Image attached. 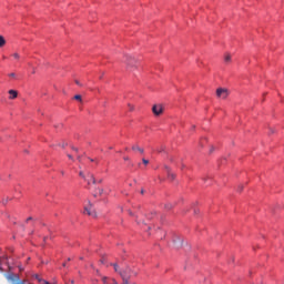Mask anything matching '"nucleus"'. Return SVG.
Here are the masks:
<instances>
[{
	"label": "nucleus",
	"mask_w": 284,
	"mask_h": 284,
	"mask_svg": "<svg viewBox=\"0 0 284 284\" xmlns=\"http://www.w3.org/2000/svg\"><path fill=\"white\" fill-rule=\"evenodd\" d=\"M4 278L10 284H26V282L21 281V277L19 276V274L13 272L4 273Z\"/></svg>",
	"instance_id": "obj_1"
},
{
	"label": "nucleus",
	"mask_w": 284,
	"mask_h": 284,
	"mask_svg": "<svg viewBox=\"0 0 284 284\" xmlns=\"http://www.w3.org/2000/svg\"><path fill=\"white\" fill-rule=\"evenodd\" d=\"M164 110H165V108L161 103L154 104L152 106V112H153L154 116H161V114H163Z\"/></svg>",
	"instance_id": "obj_2"
},
{
	"label": "nucleus",
	"mask_w": 284,
	"mask_h": 284,
	"mask_svg": "<svg viewBox=\"0 0 284 284\" xmlns=\"http://www.w3.org/2000/svg\"><path fill=\"white\" fill-rule=\"evenodd\" d=\"M229 94H230V91L227 90V88L216 89V97H219L220 99H227Z\"/></svg>",
	"instance_id": "obj_3"
},
{
	"label": "nucleus",
	"mask_w": 284,
	"mask_h": 284,
	"mask_svg": "<svg viewBox=\"0 0 284 284\" xmlns=\"http://www.w3.org/2000/svg\"><path fill=\"white\" fill-rule=\"evenodd\" d=\"M124 63H126V68H134L136 65V60L132 55H125Z\"/></svg>",
	"instance_id": "obj_4"
},
{
	"label": "nucleus",
	"mask_w": 284,
	"mask_h": 284,
	"mask_svg": "<svg viewBox=\"0 0 284 284\" xmlns=\"http://www.w3.org/2000/svg\"><path fill=\"white\" fill-rule=\"evenodd\" d=\"M84 213L88 214V216H92L93 219H97V211H94V207L92 204L84 207Z\"/></svg>",
	"instance_id": "obj_5"
},
{
	"label": "nucleus",
	"mask_w": 284,
	"mask_h": 284,
	"mask_svg": "<svg viewBox=\"0 0 284 284\" xmlns=\"http://www.w3.org/2000/svg\"><path fill=\"white\" fill-rule=\"evenodd\" d=\"M191 210L193 211V215H200L201 211L197 206V202H194L192 205H191Z\"/></svg>",
	"instance_id": "obj_6"
},
{
	"label": "nucleus",
	"mask_w": 284,
	"mask_h": 284,
	"mask_svg": "<svg viewBox=\"0 0 284 284\" xmlns=\"http://www.w3.org/2000/svg\"><path fill=\"white\" fill-rule=\"evenodd\" d=\"M121 272H124L125 274H129L130 277L131 276H136V272L132 271V268H130V266H126V268L122 270Z\"/></svg>",
	"instance_id": "obj_7"
},
{
	"label": "nucleus",
	"mask_w": 284,
	"mask_h": 284,
	"mask_svg": "<svg viewBox=\"0 0 284 284\" xmlns=\"http://www.w3.org/2000/svg\"><path fill=\"white\" fill-rule=\"evenodd\" d=\"M166 172H168L169 181H174V179H176V175L172 173V170H170V168H166Z\"/></svg>",
	"instance_id": "obj_8"
},
{
	"label": "nucleus",
	"mask_w": 284,
	"mask_h": 284,
	"mask_svg": "<svg viewBox=\"0 0 284 284\" xmlns=\"http://www.w3.org/2000/svg\"><path fill=\"white\" fill-rule=\"evenodd\" d=\"M9 99H17V97H19V93L17 92V90H9Z\"/></svg>",
	"instance_id": "obj_9"
},
{
	"label": "nucleus",
	"mask_w": 284,
	"mask_h": 284,
	"mask_svg": "<svg viewBox=\"0 0 284 284\" xmlns=\"http://www.w3.org/2000/svg\"><path fill=\"white\" fill-rule=\"evenodd\" d=\"M132 150L134 152H140V154H143L145 152V150H143V148H140L139 145H133Z\"/></svg>",
	"instance_id": "obj_10"
},
{
	"label": "nucleus",
	"mask_w": 284,
	"mask_h": 284,
	"mask_svg": "<svg viewBox=\"0 0 284 284\" xmlns=\"http://www.w3.org/2000/svg\"><path fill=\"white\" fill-rule=\"evenodd\" d=\"M89 178H90V179L87 180L89 184H90V183H93V184L97 183V179H94V175H92V174L89 173Z\"/></svg>",
	"instance_id": "obj_11"
},
{
	"label": "nucleus",
	"mask_w": 284,
	"mask_h": 284,
	"mask_svg": "<svg viewBox=\"0 0 284 284\" xmlns=\"http://www.w3.org/2000/svg\"><path fill=\"white\" fill-rule=\"evenodd\" d=\"M114 268V272H116L118 274H120V272H122L121 268H119V264L114 263V264H111Z\"/></svg>",
	"instance_id": "obj_12"
},
{
	"label": "nucleus",
	"mask_w": 284,
	"mask_h": 284,
	"mask_svg": "<svg viewBox=\"0 0 284 284\" xmlns=\"http://www.w3.org/2000/svg\"><path fill=\"white\" fill-rule=\"evenodd\" d=\"M32 277L36 278V281H38V283H41V281H45V280L41 278V276H39V274H33Z\"/></svg>",
	"instance_id": "obj_13"
},
{
	"label": "nucleus",
	"mask_w": 284,
	"mask_h": 284,
	"mask_svg": "<svg viewBox=\"0 0 284 284\" xmlns=\"http://www.w3.org/2000/svg\"><path fill=\"white\" fill-rule=\"evenodd\" d=\"M6 45V38L3 36H0V48H3Z\"/></svg>",
	"instance_id": "obj_14"
},
{
	"label": "nucleus",
	"mask_w": 284,
	"mask_h": 284,
	"mask_svg": "<svg viewBox=\"0 0 284 284\" xmlns=\"http://www.w3.org/2000/svg\"><path fill=\"white\" fill-rule=\"evenodd\" d=\"M206 141H207V139H206L205 136L202 138V139L200 140V145H201V146L205 145Z\"/></svg>",
	"instance_id": "obj_15"
},
{
	"label": "nucleus",
	"mask_w": 284,
	"mask_h": 284,
	"mask_svg": "<svg viewBox=\"0 0 284 284\" xmlns=\"http://www.w3.org/2000/svg\"><path fill=\"white\" fill-rule=\"evenodd\" d=\"M102 283H103V284H111V283H110V278H108V277H105V276L102 277Z\"/></svg>",
	"instance_id": "obj_16"
},
{
	"label": "nucleus",
	"mask_w": 284,
	"mask_h": 284,
	"mask_svg": "<svg viewBox=\"0 0 284 284\" xmlns=\"http://www.w3.org/2000/svg\"><path fill=\"white\" fill-rule=\"evenodd\" d=\"M224 60H225L226 62L232 61V55H231V54H225Z\"/></svg>",
	"instance_id": "obj_17"
},
{
	"label": "nucleus",
	"mask_w": 284,
	"mask_h": 284,
	"mask_svg": "<svg viewBox=\"0 0 284 284\" xmlns=\"http://www.w3.org/2000/svg\"><path fill=\"white\" fill-rule=\"evenodd\" d=\"M142 163H143V165H149L150 164V160L143 158L142 159Z\"/></svg>",
	"instance_id": "obj_18"
},
{
	"label": "nucleus",
	"mask_w": 284,
	"mask_h": 284,
	"mask_svg": "<svg viewBox=\"0 0 284 284\" xmlns=\"http://www.w3.org/2000/svg\"><path fill=\"white\" fill-rule=\"evenodd\" d=\"M74 99H75V101H82V99H81V95H80V94L74 95Z\"/></svg>",
	"instance_id": "obj_19"
},
{
	"label": "nucleus",
	"mask_w": 284,
	"mask_h": 284,
	"mask_svg": "<svg viewBox=\"0 0 284 284\" xmlns=\"http://www.w3.org/2000/svg\"><path fill=\"white\" fill-rule=\"evenodd\" d=\"M75 85H79L80 88H83V84H82V83H80V81H79V80H75Z\"/></svg>",
	"instance_id": "obj_20"
},
{
	"label": "nucleus",
	"mask_w": 284,
	"mask_h": 284,
	"mask_svg": "<svg viewBox=\"0 0 284 284\" xmlns=\"http://www.w3.org/2000/svg\"><path fill=\"white\" fill-rule=\"evenodd\" d=\"M79 175H80L82 179H85V174H83V171H80Z\"/></svg>",
	"instance_id": "obj_21"
},
{
	"label": "nucleus",
	"mask_w": 284,
	"mask_h": 284,
	"mask_svg": "<svg viewBox=\"0 0 284 284\" xmlns=\"http://www.w3.org/2000/svg\"><path fill=\"white\" fill-rule=\"evenodd\" d=\"M9 77H10L11 79H14V77H17V74H16V73H9Z\"/></svg>",
	"instance_id": "obj_22"
},
{
	"label": "nucleus",
	"mask_w": 284,
	"mask_h": 284,
	"mask_svg": "<svg viewBox=\"0 0 284 284\" xmlns=\"http://www.w3.org/2000/svg\"><path fill=\"white\" fill-rule=\"evenodd\" d=\"M67 156H68V159H70L71 161H74V158L72 156V154H68Z\"/></svg>",
	"instance_id": "obj_23"
},
{
	"label": "nucleus",
	"mask_w": 284,
	"mask_h": 284,
	"mask_svg": "<svg viewBox=\"0 0 284 284\" xmlns=\"http://www.w3.org/2000/svg\"><path fill=\"white\" fill-rule=\"evenodd\" d=\"M71 149L73 150V152H79V149L75 146H72Z\"/></svg>",
	"instance_id": "obj_24"
},
{
	"label": "nucleus",
	"mask_w": 284,
	"mask_h": 284,
	"mask_svg": "<svg viewBox=\"0 0 284 284\" xmlns=\"http://www.w3.org/2000/svg\"><path fill=\"white\" fill-rule=\"evenodd\" d=\"M13 57H14L16 59H19V53H13Z\"/></svg>",
	"instance_id": "obj_25"
},
{
	"label": "nucleus",
	"mask_w": 284,
	"mask_h": 284,
	"mask_svg": "<svg viewBox=\"0 0 284 284\" xmlns=\"http://www.w3.org/2000/svg\"><path fill=\"white\" fill-rule=\"evenodd\" d=\"M123 160L124 161H130V156H124Z\"/></svg>",
	"instance_id": "obj_26"
},
{
	"label": "nucleus",
	"mask_w": 284,
	"mask_h": 284,
	"mask_svg": "<svg viewBox=\"0 0 284 284\" xmlns=\"http://www.w3.org/2000/svg\"><path fill=\"white\" fill-rule=\"evenodd\" d=\"M99 194L103 193V189H98Z\"/></svg>",
	"instance_id": "obj_27"
},
{
	"label": "nucleus",
	"mask_w": 284,
	"mask_h": 284,
	"mask_svg": "<svg viewBox=\"0 0 284 284\" xmlns=\"http://www.w3.org/2000/svg\"><path fill=\"white\" fill-rule=\"evenodd\" d=\"M130 216H134V213L132 211H129Z\"/></svg>",
	"instance_id": "obj_28"
},
{
	"label": "nucleus",
	"mask_w": 284,
	"mask_h": 284,
	"mask_svg": "<svg viewBox=\"0 0 284 284\" xmlns=\"http://www.w3.org/2000/svg\"><path fill=\"white\" fill-rule=\"evenodd\" d=\"M129 108H130V110H134V106H132V105H130V104H129Z\"/></svg>",
	"instance_id": "obj_29"
},
{
	"label": "nucleus",
	"mask_w": 284,
	"mask_h": 284,
	"mask_svg": "<svg viewBox=\"0 0 284 284\" xmlns=\"http://www.w3.org/2000/svg\"><path fill=\"white\" fill-rule=\"evenodd\" d=\"M28 221H32V216L28 217V219H27V222H28Z\"/></svg>",
	"instance_id": "obj_30"
},
{
	"label": "nucleus",
	"mask_w": 284,
	"mask_h": 284,
	"mask_svg": "<svg viewBox=\"0 0 284 284\" xmlns=\"http://www.w3.org/2000/svg\"><path fill=\"white\" fill-rule=\"evenodd\" d=\"M213 150H214V146L212 145L211 149H210V152H213Z\"/></svg>",
	"instance_id": "obj_31"
},
{
	"label": "nucleus",
	"mask_w": 284,
	"mask_h": 284,
	"mask_svg": "<svg viewBox=\"0 0 284 284\" xmlns=\"http://www.w3.org/2000/svg\"><path fill=\"white\" fill-rule=\"evenodd\" d=\"M78 161H81V155H78Z\"/></svg>",
	"instance_id": "obj_32"
},
{
	"label": "nucleus",
	"mask_w": 284,
	"mask_h": 284,
	"mask_svg": "<svg viewBox=\"0 0 284 284\" xmlns=\"http://www.w3.org/2000/svg\"><path fill=\"white\" fill-rule=\"evenodd\" d=\"M98 183H103V180H99Z\"/></svg>",
	"instance_id": "obj_33"
},
{
	"label": "nucleus",
	"mask_w": 284,
	"mask_h": 284,
	"mask_svg": "<svg viewBox=\"0 0 284 284\" xmlns=\"http://www.w3.org/2000/svg\"><path fill=\"white\" fill-rule=\"evenodd\" d=\"M0 272H3V267H1V265H0Z\"/></svg>",
	"instance_id": "obj_34"
},
{
	"label": "nucleus",
	"mask_w": 284,
	"mask_h": 284,
	"mask_svg": "<svg viewBox=\"0 0 284 284\" xmlns=\"http://www.w3.org/2000/svg\"><path fill=\"white\" fill-rule=\"evenodd\" d=\"M101 263H102V264L105 263V260H101Z\"/></svg>",
	"instance_id": "obj_35"
},
{
	"label": "nucleus",
	"mask_w": 284,
	"mask_h": 284,
	"mask_svg": "<svg viewBox=\"0 0 284 284\" xmlns=\"http://www.w3.org/2000/svg\"><path fill=\"white\" fill-rule=\"evenodd\" d=\"M244 186H239V190H243Z\"/></svg>",
	"instance_id": "obj_36"
},
{
	"label": "nucleus",
	"mask_w": 284,
	"mask_h": 284,
	"mask_svg": "<svg viewBox=\"0 0 284 284\" xmlns=\"http://www.w3.org/2000/svg\"><path fill=\"white\" fill-rule=\"evenodd\" d=\"M65 145H68V144H62V148H65Z\"/></svg>",
	"instance_id": "obj_37"
},
{
	"label": "nucleus",
	"mask_w": 284,
	"mask_h": 284,
	"mask_svg": "<svg viewBox=\"0 0 284 284\" xmlns=\"http://www.w3.org/2000/svg\"><path fill=\"white\" fill-rule=\"evenodd\" d=\"M144 192H145V191L142 190V191H141V194H144Z\"/></svg>",
	"instance_id": "obj_38"
},
{
	"label": "nucleus",
	"mask_w": 284,
	"mask_h": 284,
	"mask_svg": "<svg viewBox=\"0 0 284 284\" xmlns=\"http://www.w3.org/2000/svg\"><path fill=\"white\" fill-rule=\"evenodd\" d=\"M90 161H91V162H94V160H93V159H90Z\"/></svg>",
	"instance_id": "obj_39"
},
{
	"label": "nucleus",
	"mask_w": 284,
	"mask_h": 284,
	"mask_svg": "<svg viewBox=\"0 0 284 284\" xmlns=\"http://www.w3.org/2000/svg\"><path fill=\"white\" fill-rule=\"evenodd\" d=\"M22 270H23L22 266H20V272H21Z\"/></svg>",
	"instance_id": "obj_40"
},
{
	"label": "nucleus",
	"mask_w": 284,
	"mask_h": 284,
	"mask_svg": "<svg viewBox=\"0 0 284 284\" xmlns=\"http://www.w3.org/2000/svg\"><path fill=\"white\" fill-rule=\"evenodd\" d=\"M63 267H65V263H63Z\"/></svg>",
	"instance_id": "obj_41"
},
{
	"label": "nucleus",
	"mask_w": 284,
	"mask_h": 284,
	"mask_svg": "<svg viewBox=\"0 0 284 284\" xmlns=\"http://www.w3.org/2000/svg\"><path fill=\"white\" fill-rule=\"evenodd\" d=\"M271 132H274V129H272Z\"/></svg>",
	"instance_id": "obj_42"
}]
</instances>
